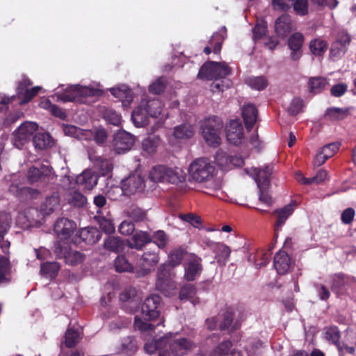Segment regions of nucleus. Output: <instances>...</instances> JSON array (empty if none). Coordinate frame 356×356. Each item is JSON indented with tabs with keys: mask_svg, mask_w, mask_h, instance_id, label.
I'll return each instance as SVG.
<instances>
[{
	"mask_svg": "<svg viewBox=\"0 0 356 356\" xmlns=\"http://www.w3.org/2000/svg\"><path fill=\"white\" fill-rule=\"evenodd\" d=\"M191 182L198 184L203 191L209 195L221 188V183L216 178V169L212 161L204 157L193 160L188 168Z\"/></svg>",
	"mask_w": 356,
	"mask_h": 356,
	"instance_id": "1",
	"label": "nucleus"
},
{
	"mask_svg": "<svg viewBox=\"0 0 356 356\" xmlns=\"http://www.w3.org/2000/svg\"><path fill=\"white\" fill-rule=\"evenodd\" d=\"M163 104L158 99L147 100L143 99L132 112L131 119L137 127H143L149 122V117L163 119L165 114L162 113Z\"/></svg>",
	"mask_w": 356,
	"mask_h": 356,
	"instance_id": "2",
	"label": "nucleus"
},
{
	"mask_svg": "<svg viewBox=\"0 0 356 356\" xmlns=\"http://www.w3.org/2000/svg\"><path fill=\"white\" fill-rule=\"evenodd\" d=\"M102 94L99 84L95 86H83L74 85L68 87L63 92L56 93L58 101L63 102H81L86 97L99 96Z\"/></svg>",
	"mask_w": 356,
	"mask_h": 356,
	"instance_id": "3",
	"label": "nucleus"
},
{
	"mask_svg": "<svg viewBox=\"0 0 356 356\" xmlns=\"http://www.w3.org/2000/svg\"><path fill=\"white\" fill-rule=\"evenodd\" d=\"M222 127V120L217 117L209 118L204 121L202 135L208 145L216 147L220 144Z\"/></svg>",
	"mask_w": 356,
	"mask_h": 356,
	"instance_id": "4",
	"label": "nucleus"
},
{
	"mask_svg": "<svg viewBox=\"0 0 356 356\" xmlns=\"http://www.w3.org/2000/svg\"><path fill=\"white\" fill-rule=\"evenodd\" d=\"M177 334L168 333L161 340V343H165L168 351L175 356H182L191 350L194 344L186 338L177 339Z\"/></svg>",
	"mask_w": 356,
	"mask_h": 356,
	"instance_id": "5",
	"label": "nucleus"
},
{
	"mask_svg": "<svg viewBox=\"0 0 356 356\" xmlns=\"http://www.w3.org/2000/svg\"><path fill=\"white\" fill-rule=\"evenodd\" d=\"M230 74V68L225 63L209 62L200 70L198 76L201 79H216L224 78Z\"/></svg>",
	"mask_w": 356,
	"mask_h": 356,
	"instance_id": "6",
	"label": "nucleus"
},
{
	"mask_svg": "<svg viewBox=\"0 0 356 356\" xmlns=\"http://www.w3.org/2000/svg\"><path fill=\"white\" fill-rule=\"evenodd\" d=\"M29 182H40L43 184H52L56 181V175L49 166L42 165L40 168L31 167L27 172Z\"/></svg>",
	"mask_w": 356,
	"mask_h": 356,
	"instance_id": "7",
	"label": "nucleus"
},
{
	"mask_svg": "<svg viewBox=\"0 0 356 356\" xmlns=\"http://www.w3.org/2000/svg\"><path fill=\"white\" fill-rule=\"evenodd\" d=\"M156 287L166 296H170L174 293L176 284L170 277L168 266L163 265L159 268Z\"/></svg>",
	"mask_w": 356,
	"mask_h": 356,
	"instance_id": "8",
	"label": "nucleus"
},
{
	"mask_svg": "<svg viewBox=\"0 0 356 356\" xmlns=\"http://www.w3.org/2000/svg\"><path fill=\"white\" fill-rule=\"evenodd\" d=\"M38 129V124L33 122H26L22 124L13 133V143L20 148L27 142Z\"/></svg>",
	"mask_w": 356,
	"mask_h": 356,
	"instance_id": "9",
	"label": "nucleus"
},
{
	"mask_svg": "<svg viewBox=\"0 0 356 356\" xmlns=\"http://www.w3.org/2000/svg\"><path fill=\"white\" fill-rule=\"evenodd\" d=\"M135 143V137L124 130L118 131L113 138V147L118 154L130 150Z\"/></svg>",
	"mask_w": 356,
	"mask_h": 356,
	"instance_id": "10",
	"label": "nucleus"
},
{
	"mask_svg": "<svg viewBox=\"0 0 356 356\" xmlns=\"http://www.w3.org/2000/svg\"><path fill=\"white\" fill-rule=\"evenodd\" d=\"M121 182L126 195L142 192L145 188L144 178L138 172L131 174Z\"/></svg>",
	"mask_w": 356,
	"mask_h": 356,
	"instance_id": "11",
	"label": "nucleus"
},
{
	"mask_svg": "<svg viewBox=\"0 0 356 356\" xmlns=\"http://www.w3.org/2000/svg\"><path fill=\"white\" fill-rule=\"evenodd\" d=\"M245 172L254 179L258 188H262L269 186L273 168L270 165H266L262 168H251L245 169Z\"/></svg>",
	"mask_w": 356,
	"mask_h": 356,
	"instance_id": "12",
	"label": "nucleus"
},
{
	"mask_svg": "<svg viewBox=\"0 0 356 356\" xmlns=\"http://www.w3.org/2000/svg\"><path fill=\"white\" fill-rule=\"evenodd\" d=\"M202 270L201 259L195 254L186 256L184 264V278L193 281L198 277Z\"/></svg>",
	"mask_w": 356,
	"mask_h": 356,
	"instance_id": "13",
	"label": "nucleus"
},
{
	"mask_svg": "<svg viewBox=\"0 0 356 356\" xmlns=\"http://www.w3.org/2000/svg\"><path fill=\"white\" fill-rule=\"evenodd\" d=\"M54 252L58 258L63 257L65 262L70 265H76L83 261V256L79 252L62 247L60 242L55 244Z\"/></svg>",
	"mask_w": 356,
	"mask_h": 356,
	"instance_id": "14",
	"label": "nucleus"
},
{
	"mask_svg": "<svg viewBox=\"0 0 356 356\" xmlns=\"http://www.w3.org/2000/svg\"><path fill=\"white\" fill-rule=\"evenodd\" d=\"M227 140L234 145H239L244 138L243 127L238 120H231L226 127Z\"/></svg>",
	"mask_w": 356,
	"mask_h": 356,
	"instance_id": "15",
	"label": "nucleus"
},
{
	"mask_svg": "<svg viewBox=\"0 0 356 356\" xmlns=\"http://www.w3.org/2000/svg\"><path fill=\"white\" fill-rule=\"evenodd\" d=\"M120 300L125 310L134 312L138 307L140 298L138 296L136 289L130 287L121 293Z\"/></svg>",
	"mask_w": 356,
	"mask_h": 356,
	"instance_id": "16",
	"label": "nucleus"
},
{
	"mask_svg": "<svg viewBox=\"0 0 356 356\" xmlns=\"http://www.w3.org/2000/svg\"><path fill=\"white\" fill-rule=\"evenodd\" d=\"M76 229V223L67 218H60L54 225V232L60 241L69 239Z\"/></svg>",
	"mask_w": 356,
	"mask_h": 356,
	"instance_id": "17",
	"label": "nucleus"
},
{
	"mask_svg": "<svg viewBox=\"0 0 356 356\" xmlns=\"http://www.w3.org/2000/svg\"><path fill=\"white\" fill-rule=\"evenodd\" d=\"M161 302V298L159 296H151L147 298L142 305V313L148 319H154L159 316V305Z\"/></svg>",
	"mask_w": 356,
	"mask_h": 356,
	"instance_id": "18",
	"label": "nucleus"
},
{
	"mask_svg": "<svg viewBox=\"0 0 356 356\" xmlns=\"http://www.w3.org/2000/svg\"><path fill=\"white\" fill-rule=\"evenodd\" d=\"M274 267L280 275L288 273L291 267V260L284 251L280 250L274 257Z\"/></svg>",
	"mask_w": 356,
	"mask_h": 356,
	"instance_id": "19",
	"label": "nucleus"
},
{
	"mask_svg": "<svg viewBox=\"0 0 356 356\" xmlns=\"http://www.w3.org/2000/svg\"><path fill=\"white\" fill-rule=\"evenodd\" d=\"M31 84L30 81L26 79H24L19 83L17 88V94L19 98L21 99L20 104H25L30 101L41 89L39 86H36L31 89L27 88V87Z\"/></svg>",
	"mask_w": 356,
	"mask_h": 356,
	"instance_id": "20",
	"label": "nucleus"
},
{
	"mask_svg": "<svg viewBox=\"0 0 356 356\" xmlns=\"http://www.w3.org/2000/svg\"><path fill=\"white\" fill-rule=\"evenodd\" d=\"M63 131L66 136L80 140H91L94 136L93 130L82 129L73 125H64Z\"/></svg>",
	"mask_w": 356,
	"mask_h": 356,
	"instance_id": "21",
	"label": "nucleus"
},
{
	"mask_svg": "<svg viewBox=\"0 0 356 356\" xmlns=\"http://www.w3.org/2000/svg\"><path fill=\"white\" fill-rule=\"evenodd\" d=\"M339 148V145L338 143H330L323 147L315 157L314 165L317 166L323 165L329 158L336 154Z\"/></svg>",
	"mask_w": 356,
	"mask_h": 356,
	"instance_id": "22",
	"label": "nucleus"
},
{
	"mask_svg": "<svg viewBox=\"0 0 356 356\" xmlns=\"http://www.w3.org/2000/svg\"><path fill=\"white\" fill-rule=\"evenodd\" d=\"M151 241L147 232L136 231L133 236L126 241L127 245L131 249L141 250L144 245Z\"/></svg>",
	"mask_w": 356,
	"mask_h": 356,
	"instance_id": "23",
	"label": "nucleus"
},
{
	"mask_svg": "<svg viewBox=\"0 0 356 356\" xmlns=\"http://www.w3.org/2000/svg\"><path fill=\"white\" fill-rule=\"evenodd\" d=\"M304 41V36L300 33H293L289 39L288 45L291 52V58L294 60H298L302 56V47Z\"/></svg>",
	"mask_w": 356,
	"mask_h": 356,
	"instance_id": "24",
	"label": "nucleus"
},
{
	"mask_svg": "<svg viewBox=\"0 0 356 356\" xmlns=\"http://www.w3.org/2000/svg\"><path fill=\"white\" fill-rule=\"evenodd\" d=\"M76 181L84 188L91 190L97 184V176L93 171L86 170L77 176Z\"/></svg>",
	"mask_w": 356,
	"mask_h": 356,
	"instance_id": "25",
	"label": "nucleus"
},
{
	"mask_svg": "<svg viewBox=\"0 0 356 356\" xmlns=\"http://www.w3.org/2000/svg\"><path fill=\"white\" fill-rule=\"evenodd\" d=\"M275 29L280 36L284 38L287 35L293 30L291 17L286 15H282L276 20Z\"/></svg>",
	"mask_w": 356,
	"mask_h": 356,
	"instance_id": "26",
	"label": "nucleus"
},
{
	"mask_svg": "<svg viewBox=\"0 0 356 356\" xmlns=\"http://www.w3.org/2000/svg\"><path fill=\"white\" fill-rule=\"evenodd\" d=\"M111 94L121 99L123 106H128L133 97L131 90L125 85H121L110 89Z\"/></svg>",
	"mask_w": 356,
	"mask_h": 356,
	"instance_id": "27",
	"label": "nucleus"
},
{
	"mask_svg": "<svg viewBox=\"0 0 356 356\" xmlns=\"http://www.w3.org/2000/svg\"><path fill=\"white\" fill-rule=\"evenodd\" d=\"M295 207V203L292 202L284 207L276 210L275 213L278 216V218L275 227V235L281 229L282 226L285 223L287 218L293 213Z\"/></svg>",
	"mask_w": 356,
	"mask_h": 356,
	"instance_id": "28",
	"label": "nucleus"
},
{
	"mask_svg": "<svg viewBox=\"0 0 356 356\" xmlns=\"http://www.w3.org/2000/svg\"><path fill=\"white\" fill-rule=\"evenodd\" d=\"M242 116L247 129L253 127L257 118V109L254 104H247L242 107Z\"/></svg>",
	"mask_w": 356,
	"mask_h": 356,
	"instance_id": "29",
	"label": "nucleus"
},
{
	"mask_svg": "<svg viewBox=\"0 0 356 356\" xmlns=\"http://www.w3.org/2000/svg\"><path fill=\"white\" fill-rule=\"evenodd\" d=\"M179 299L181 300H188L193 305L200 302L199 298L196 296V289L192 284H186L183 286L179 292Z\"/></svg>",
	"mask_w": 356,
	"mask_h": 356,
	"instance_id": "30",
	"label": "nucleus"
},
{
	"mask_svg": "<svg viewBox=\"0 0 356 356\" xmlns=\"http://www.w3.org/2000/svg\"><path fill=\"white\" fill-rule=\"evenodd\" d=\"M126 245L127 243L119 236H110L104 240L105 248L115 252H122Z\"/></svg>",
	"mask_w": 356,
	"mask_h": 356,
	"instance_id": "31",
	"label": "nucleus"
},
{
	"mask_svg": "<svg viewBox=\"0 0 356 356\" xmlns=\"http://www.w3.org/2000/svg\"><path fill=\"white\" fill-rule=\"evenodd\" d=\"M11 279L10 263L6 256L0 257V284L10 282Z\"/></svg>",
	"mask_w": 356,
	"mask_h": 356,
	"instance_id": "32",
	"label": "nucleus"
},
{
	"mask_svg": "<svg viewBox=\"0 0 356 356\" xmlns=\"http://www.w3.org/2000/svg\"><path fill=\"white\" fill-rule=\"evenodd\" d=\"M184 180V172L181 169L167 167L166 173L165 175V182L178 184L182 182Z\"/></svg>",
	"mask_w": 356,
	"mask_h": 356,
	"instance_id": "33",
	"label": "nucleus"
},
{
	"mask_svg": "<svg viewBox=\"0 0 356 356\" xmlns=\"http://www.w3.org/2000/svg\"><path fill=\"white\" fill-rule=\"evenodd\" d=\"M160 144V138L156 136H149L142 143V149L148 155L154 154Z\"/></svg>",
	"mask_w": 356,
	"mask_h": 356,
	"instance_id": "34",
	"label": "nucleus"
},
{
	"mask_svg": "<svg viewBox=\"0 0 356 356\" xmlns=\"http://www.w3.org/2000/svg\"><path fill=\"white\" fill-rule=\"evenodd\" d=\"M59 204V196L57 194L47 197L40 207L42 215H49L52 213Z\"/></svg>",
	"mask_w": 356,
	"mask_h": 356,
	"instance_id": "35",
	"label": "nucleus"
},
{
	"mask_svg": "<svg viewBox=\"0 0 356 356\" xmlns=\"http://www.w3.org/2000/svg\"><path fill=\"white\" fill-rule=\"evenodd\" d=\"M231 346V341H225L220 343L210 356H242L241 353L238 351L229 352Z\"/></svg>",
	"mask_w": 356,
	"mask_h": 356,
	"instance_id": "36",
	"label": "nucleus"
},
{
	"mask_svg": "<svg viewBox=\"0 0 356 356\" xmlns=\"http://www.w3.org/2000/svg\"><path fill=\"white\" fill-rule=\"evenodd\" d=\"M309 47L314 55L321 56L326 51L328 44L321 38H315L310 41Z\"/></svg>",
	"mask_w": 356,
	"mask_h": 356,
	"instance_id": "37",
	"label": "nucleus"
},
{
	"mask_svg": "<svg viewBox=\"0 0 356 356\" xmlns=\"http://www.w3.org/2000/svg\"><path fill=\"white\" fill-rule=\"evenodd\" d=\"M195 133L194 128L189 124H183L175 127L174 136L177 138L184 139L189 138Z\"/></svg>",
	"mask_w": 356,
	"mask_h": 356,
	"instance_id": "38",
	"label": "nucleus"
},
{
	"mask_svg": "<svg viewBox=\"0 0 356 356\" xmlns=\"http://www.w3.org/2000/svg\"><path fill=\"white\" fill-rule=\"evenodd\" d=\"M102 113L103 118L108 123L114 126H119L121 124V115L118 113L113 109L110 108H104L102 111Z\"/></svg>",
	"mask_w": 356,
	"mask_h": 356,
	"instance_id": "39",
	"label": "nucleus"
},
{
	"mask_svg": "<svg viewBox=\"0 0 356 356\" xmlns=\"http://www.w3.org/2000/svg\"><path fill=\"white\" fill-rule=\"evenodd\" d=\"M162 339V337L159 340L153 339L151 341H147L145 343L144 348L147 353L153 354L156 351H159V353H164L168 350L165 346V343H161L160 341Z\"/></svg>",
	"mask_w": 356,
	"mask_h": 356,
	"instance_id": "40",
	"label": "nucleus"
},
{
	"mask_svg": "<svg viewBox=\"0 0 356 356\" xmlns=\"http://www.w3.org/2000/svg\"><path fill=\"white\" fill-rule=\"evenodd\" d=\"M327 80L322 77H314L309 80V91L314 94L322 92L327 86Z\"/></svg>",
	"mask_w": 356,
	"mask_h": 356,
	"instance_id": "41",
	"label": "nucleus"
},
{
	"mask_svg": "<svg viewBox=\"0 0 356 356\" xmlns=\"http://www.w3.org/2000/svg\"><path fill=\"white\" fill-rule=\"evenodd\" d=\"M166 170L167 167L165 165L155 166L149 172V179L154 182H165Z\"/></svg>",
	"mask_w": 356,
	"mask_h": 356,
	"instance_id": "42",
	"label": "nucleus"
},
{
	"mask_svg": "<svg viewBox=\"0 0 356 356\" xmlns=\"http://www.w3.org/2000/svg\"><path fill=\"white\" fill-rule=\"evenodd\" d=\"M154 327L152 323H149L147 321H143L140 317L136 316L134 321V328L136 330H140L143 333H147L148 334L152 335L154 332Z\"/></svg>",
	"mask_w": 356,
	"mask_h": 356,
	"instance_id": "43",
	"label": "nucleus"
},
{
	"mask_svg": "<svg viewBox=\"0 0 356 356\" xmlns=\"http://www.w3.org/2000/svg\"><path fill=\"white\" fill-rule=\"evenodd\" d=\"M60 269V266L56 262H48L41 265L42 275L51 278L55 277Z\"/></svg>",
	"mask_w": 356,
	"mask_h": 356,
	"instance_id": "44",
	"label": "nucleus"
},
{
	"mask_svg": "<svg viewBox=\"0 0 356 356\" xmlns=\"http://www.w3.org/2000/svg\"><path fill=\"white\" fill-rule=\"evenodd\" d=\"M324 338L332 343H334L337 346L339 345V341L340 339V332L338 328L335 326H331L325 327L324 329Z\"/></svg>",
	"mask_w": 356,
	"mask_h": 356,
	"instance_id": "45",
	"label": "nucleus"
},
{
	"mask_svg": "<svg viewBox=\"0 0 356 356\" xmlns=\"http://www.w3.org/2000/svg\"><path fill=\"white\" fill-rule=\"evenodd\" d=\"M81 235L83 239L88 243H95L101 238V234L99 231L93 227L84 229L81 232Z\"/></svg>",
	"mask_w": 356,
	"mask_h": 356,
	"instance_id": "46",
	"label": "nucleus"
},
{
	"mask_svg": "<svg viewBox=\"0 0 356 356\" xmlns=\"http://www.w3.org/2000/svg\"><path fill=\"white\" fill-rule=\"evenodd\" d=\"M39 105L42 108L49 111L51 113L55 116H57L60 118L65 117V113L62 111V110L60 109L58 106L51 104V102L47 99H42Z\"/></svg>",
	"mask_w": 356,
	"mask_h": 356,
	"instance_id": "47",
	"label": "nucleus"
},
{
	"mask_svg": "<svg viewBox=\"0 0 356 356\" xmlns=\"http://www.w3.org/2000/svg\"><path fill=\"white\" fill-rule=\"evenodd\" d=\"M67 202L72 206L81 207L86 203V197L78 191L70 193L67 196Z\"/></svg>",
	"mask_w": 356,
	"mask_h": 356,
	"instance_id": "48",
	"label": "nucleus"
},
{
	"mask_svg": "<svg viewBox=\"0 0 356 356\" xmlns=\"http://www.w3.org/2000/svg\"><path fill=\"white\" fill-rule=\"evenodd\" d=\"M33 143L35 147L44 149L51 143V136L46 133L37 134L33 138Z\"/></svg>",
	"mask_w": 356,
	"mask_h": 356,
	"instance_id": "49",
	"label": "nucleus"
},
{
	"mask_svg": "<svg viewBox=\"0 0 356 356\" xmlns=\"http://www.w3.org/2000/svg\"><path fill=\"white\" fill-rule=\"evenodd\" d=\"M80 339V334L77 330L68 329L65 335V344L67 347L74 346Z\"/></svg>",
	"mask_w": 356,
	"mask_h": 356,
	"instance_id": "50",
	"label": "nucleus"
},
{
	"mask_svg": "<svg viewBox=\"0 0 356 356\" xmlns=\"http://www.w3.org/2000/svg\"><path fill=\"white\" fill-rule=\"evenodd\" d=\"M217 257H218V262H223V264L227 261L229 258L231 254L230 248L222 243H218L216 245V250Z\"/></svg>",
	"mask_w": 356,
	"mask_h": 356,
	"instance_id": "51",
	"label": "nucleus"
},
{
	"mask_svg": "<svg viewBox=\"0 0 356 356\" xmlns=\"http://www.w3.org/2000/svg\"><path fill=\"white\" fill-rule=\"evenodd\" d=\"M246 82L250 87L257 90H263L268 86V81L264 76L250 77Z\"/></svg>",
	"mask_w": 356,
	"mask_h": 356,
	"instance_id": "52",
	"label": "nucleus"
},
{
	"mask_svg": "<svg viewBox=\"0 0 356 356\" xmlns=\"http://www.w3.org/2000/svg\"><path fill=\"white\" fill-rule=\"evenodd\" d=\"M137 349V345L136 342L134 341V339L131 337H128L123 339L122 344H121V349L120 352L126 353L127 355L132 354L134 353Z\"/></svg>",
	"mask_w": 356,
	"mask_h": 356,
	"instance_id": "53",
	"label": "nucleus"
},
{
	"mask_svg": "<svg viewBox=\"0 0 356 356\" xmlns=\"http://www.w3.org/2000/svg\"><path fill=\"white\" fill-rule=\"evenodd\" d=\"M216 161L217 164L224 170L232 168L231 156H229L225 152H218L216 155Z\"/></svg>",
	"mask_w": 356,
	"mask_h": 356,
	"instance_id": "54",
	"label": "nucleus"
},
{
	"mask_svg": "<svg viewBox=\"0 0 356 356\" xmlns=\"http://www.w3.org/2000/svg\"><path fill=\"white\" fill-rule=\"evenodd\" d=\"M11 223V218L6 213H0V239L8 232Z\"/></svg>",
	"mask_w": 356,
	"mask_h": 356,
	"instance_id": "55",
	"label": "nucleus"
},
{
	"mask_svg": "<svg viewBox=\"0 0 356 356\" xmlns=\"http://www.w3.org/2000/svg\"><path fill=\"white\" fill-rule=\"evenodd\" d=\"M115 267L118 272H130L133 268L124 256H118L115 260Z\"/></svg>",
	"mask_w": 356,
	"mask_h": 356,
	"instance_id": "56",
	"label": "nucleus"
},
{
	"mask_svg": "<svg viewBox=\"0 0 356 356\" xmlns=\"http://www.w3.org/2000/svg\"><path fill=\"white\" fill-rule=\"evenodd\" d=\"M185 254L186 252L183 250L177 249L173 250L168 257L169 265L172 267L179 265Z\"/></svg>",
	"mask_w": 356,
	"mask_h": 356,
	"instance_id": "57",
	"label": "nucleus"
},
{
	"mask_svg": "<svg viewBox=\"0 0 356 356\" xmlns=\"http://www.w3.org/2000/svg\"><path fill=\"white\" fill-rule=\"evenodd\" d=\"M294 12L299 15H305L308 13L307 0H294L292 3Z\"/></svg>",
	"mask_w": 356,
	"mask_h": 356,
	"instance_id": "58",
	"label": "nucleus"
},
{
	"mask_svg": "<svg viewBox=\"0 0 356 356\" xmlns=\"http://www.w3.org/2000/svg\"><path fill=\"white\" fill-rule=\"evenodd\" d=\"M153 242L159 248H164L168 241V238L166 234L161 230H159L154 233L152 237Z\"/></svg>",
	"mask_w": 356,
	"mask_h": 356,
	"instance_id": "59",
	"label": "nucleus"
},
{
	"mask_svg": "<svg viewBox=\"0 0 356 356\" xmlns=\"http://www.w3.org/2000/svg\"><path fill=\"white\" fill-rule=\"evenodd\" d=\"M165 88V80L163 78L157 79L149 87V90L153 94H160L163 92Z\"/></svg>",
	"mask_w": 356,
	"mask_h": 356,
	"instance_id": "60",
	"label": "nucleus"
},
{
	"mask_svg": "<svg viewBox=\"0 0 356 356\" xmlns=\"http://www.w3.org/2000/svg\"><path fill=\"white\" fill-rule=\"evenodd\" d=\"M97 165L102 175H106L110 173L113 168V164L110 161L102 158H99L97 159Z\"/></svg>",
	"mask_w": 356,
	"mask_h": 356,
	"instance_id": "61",
	"label": "nucleus"
},
{
	"mask_svg": "<svg viewBox=\"0 0 356 356\" xmlns=\"http://www.w3.org/2000/svg\"><path fill=\"white\" fill-rule=\"evenodd\" d=\"M302 107L303 100L299 97H295L292 100L288 110L291 115H295L302 111Z\"/></svg>",
	"mask_w": 356,
	"mask_h": 356,
	"instance_id": "62",
	"label": "nucleus"
},
{
	"mask_svg": "<svg viewBox=\"0 0 356 356\" xmlns=\"http://www.w3.org/2000/svg\"><path fill=\"white\" fill-rule=\"evenodd\" d=\"M266 29L267 26L265 22L257 23L252 30L254 40H260L264 35H265Z\"/></svg>",
	"mask_w": 356,
	"mask_h": 356,
	"instance_id": "63",
	"label": "nucleus"
},
{
	"mask_svg": "<svg viewBox=\"0 0 356 356\" xmlns=\"http://www.w3.org/2000/svg\"><path fill=\"white\" fill-rule=\"evenodd\" d=\"M144 264L147 266H154L159 262V257L157 253L154 252H146L143 255Z\"/></svg>",
	"mask_w": 356,
	"mask_h": 356,
	"instance_id": "64",
	"label": "nucleus"
}]
</instances>
